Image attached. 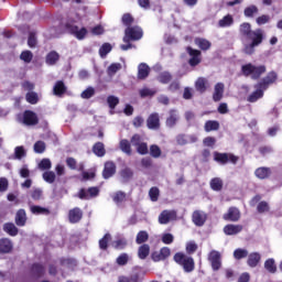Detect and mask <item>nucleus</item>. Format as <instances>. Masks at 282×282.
Wrapping results in <instances>:
<instances>
[{"mask_svg": "<svg viewBox=\"0 0 282 282\" xmlns=\"http://www.w3.org/2000/svg\"><path fill=\"white\" fill-rule=\"evenodd\" d=\"M223 219L225 221H239L241 219V212L237 207H230L226 214H224Z\"/></svg>", "mask_w": 282, "mask_h": 282, "instance_id": "9", "label": "nucleus"}, {"mask_svg": "<svg viewBox=\"0 0 282 282\" xmlns=\"http://www.w3.org/2000/svg\"><path fill=\"white\" fill-rule=\"evenodd\" d=\"M31 213L33 215H47L50 213V210H47V208L41 207V206H31Z\"/></svg>", "mask_w": 282, "mask_h": 282, "instance_id": "45", "label": "nucleus"}, {"mask_svg": "<svg viewBox=\"0 0 282 282\" xmlns=\"http://www.w3.org/2000/svg\"><path fill=\"white\" fill-rule=\"evenodd\" d=\"M32 272L36 276H41V274H43V272H45V269H43V265H41V264H34L32 268Z\"/></svg>", "mask_w": 282, "mask_h": 282, "instance_id": "62", "label": "nucleus"}, {"mask_svg": "<svg viewBox=\"0 0 282 282\" xmlns=\"http://www.w3.org/2000/svg\"><path fill=\"white\" fill-rule=\"evenodd\" d=\"M17 160H21V158H25V149L23 147H17L14 150Z\"/></svg>", "mask_w": 282, "mask_h": 282, "instance_id": "63", "label": "nucleus"}, {"mask_svg": "<svg viewBox=\"0 0 282 282\" xmlns=\"http://www.w3.org/2000/svg\"><path fill=\"white\" fill-rule=\"evenodd\" d=\"M210 188H213V191H221V188H224V181L219 177L213 178L210 181Z\"/></svg>", "mask_w": 282, "mask_h": 282, "instance_id": "38", "label": "nucleus"}, {"mask_svg": "<svg viewBox=\"0 0 282 282\" xmlns=\"http://www.w3.org/2000/svg\"><path fill=\"white\" fill-rule=\"evenodd\" d=\"M195 87L197 91H200V94H204V91H206L208 87H210V84L208 83V79L204 77H199L195 83Z\"/></svg>", "mask_w": 282, "mask_h": 282, "instance_id": "19", "label": "nucleus"}, {"mask_svg": "<svg viewBox=\"0 0 282 282\" xmlns=\"http://www.w3.org/2000/svg\"><path fill=\"white\" fill-rule=\"evenodd\" d=\"M122 69V65L120 63H113L108 67V75L115 76L118 72Z\"/></svg>", "mask_w": 282, "mask_h": 282, "instance_id": "44", "label": "nucleus"}, {"mask_svg": "<svg viewBox=\"0 0 282 282\" xmlns=\"http://www.w3.org/2000/svg\"><path fill=\"white\" fill-rule=\"evenodd\" d=\"M42 177L44 182H47V184H54V182L56 181V173L52 171H46L43 173Z\"/></svg>", "mask_w": 282, "mask_h": 282, "instance_id": "35", "label": "nucleus"}, {"mask_svg": "<svg viewBox=\"0 0 282 282\" xmlns=\"http://www.w3.org/2000/svg\"><path fill=\"white\" fill-rule=\"evenodd\" d=\"M111 241V235L106 234L102 239L99 240V248L100 250H107V246Z\"/></svg>", "mask_w": 282, "mask_h": 282, "instance_id": "47", "label": "nucleus"}, {"mask_svg": "<svg viewBox=\"0 0 282 282\" xmlns=\"http://www.w3.org/2000/svg\"><path fill=\"white\" fill-rule=\"evenodd\" d=\"M208 261L212 263L213 270H219L221 268V253L213 250L208 256Z\"/></svg>", "mask_w": 282, "mask_h": 282, "instance_id": "10", "label": "nucleus"}, {"mask_svg": "<svg viewBox=\"0 0 282 282\" xmlns=\"http://www.w3.org/2000/svg\"><path fill=\"white\" fill-rule=\"evenodd\" d=\"M131 144H132V147L137 148V151H138V153H140V155H147V153H149V147L142 140V137H140L139 134H134L131 138Z\"/></svg>", "mask_w": 282, "mask_h": 282, "instance_id": "7", "label": "nucleus"}, {"mask_svg": "<svg viewBox=\"0 0 282 282\" xmlns=\"http://www.w3.org/2000/svg\"><path fill=\"white\" fill-rule=\"evenodd\" d=\"M177 217L174 210H163L159 216V224H169Z\"/></svg>", "mask_w": 282, "mask_h": 282, "instance_id": "11", "label": "nucleus"}, {"mask_svg": "<svg viewBox=\"0 0 282 282\" xmlns=\"http://www.w3.org/2000/svg\"><path fill=\"white\" fill-rule=\"evenodd\" d=\"M68 219L70 224H78V221L83 219V210L78 207L70 209L68 213Z\"/></svg>", "mask_w": 282, "mask_h": 282, "instance_id": "14", "label": "nucleus"}, {"mask_svg": "<svg viewBox=\"0 0 282 282\" xmlns=\"http://www.w3.org/2000/svg\"><path fill=\"white\" fill-rule=\"evenodd\" d=\"M174 261L182 265L185 272H193L195 270V260L184 253H176Z\"/></svg>", "mask_w": 282, "mask_h": 282, "instance_id": "3", "label": "nucleus"}, {"mask_svg": "<svg viewBox=\"0 0 282 282\" xmlns=\"http://www.w3.org/2000/svg\"><path fill=\"white\" fill-rule=\"evenodd\" d=\"M248 257V250L238 248L234 251V259H237L238 261L241 259H246Z\"/></svg>", "mask_w": 282, "mask_h": 282, "instance_id": "42", "label": "nucleus"}, {"mask_svg": "<svg viewBox=\"0 0 282 282\" xmlns=\"http://www.w3.org/2000/svg\"><path fill=\"white\" fill-rule=\"evenodd\" d=\"M29 47H36V33L31 32L28 40Z\"/></svg>", "mask_w": 282, "mask_h": 282, "instance_id": "60", "label": "nucleus"}, {"mask_svg": "<svg viewBox=\"0 0 282 282\" xmlns=\"http://www.w3.org/2000/svg\"><path fill=\"white\" fill-rule=\"evenodd\" d=\"M214 160L219 164H227V162H231V164H237L239 158L232 154L215 152Z\"/></svg>", "mask_w": 282, "mask_h": 282, "instance_id": "8", "label": "nucleus"}, {"mask_svg": "<svg viewBox=\"0 0 282 282\" xmlns=\"http://www.w3.org/2000/svg\"><path fill=\"white\" fill-rule=\"evenodd\" d=\"M20 122L26 127H34L35 124H39V116L32 110H26L23 112Z\"/></svg>", "mask_w": 282, "mask_h": 282, "instance_id": "6", "label": "nucleus"}, {"mask_svg": "<svg viewBox=\"0 0 282 282\" xmlns=\"http://www.w3.org/2000/svg\"><path fill=\"white\" fill-rule=\"evenodd\" d=\"M173 240H174V237H173L172 234H164V235L162 236V241H163V243H165V245L173 243Z\"/></svg>", "mask_w": 282, "mask_h": 282, "instance_id": "64", "label": "nucleus"}, {"mask_svg": "<svg viewBox=\"0 0 282 282\" xmlns=\"http://www.w3.org/2000/svg\"><path fill=\"white\" fill-rule=\"evenodd\" d=\"M259 13V8H257V6L252 4L249 6L245 9V17L247 18H252L254 17V14Z\"/></svg>", "mask_w": 282, "mask_h": 282, "instance_id": "41", "label": "nucleus"}, {"mask_svg": "<svg viewBox=\"0 0 282 282\" xmlns=\"http://www.w3.org/2000/svg\"><path fill=\"white\" fill-rule=\"evenodd\" d=\"M59 58H61V55H58V53H56L55 51H52L46 56V64L47 65H56V63H58Z\"/></svg>", "mask_w": 282, "mask_h": 282, "instance_id": "32", "label": "nucleus"}, {"mask_svg": "<svg viewBox=\"0 0 282 282\" xmlns=\"http://www.w3.org/2000/svg\"><path fill=\"white\" fill-rule=\"evenodd\" d=\"M67 91V87L65 86V83L63 82H57L55 83L53 87V94L54 96H63Z\"/></svg>", "mask_w": 282, "mask_h": 282, "instance_id": "25", "label": "nucleus"}, {"mask_svg": "<svg viewBox=\"0 0 282 282\" xmlns=\"http://www.w3.org/2000/svg\"><path fill=\"white\" fill-rule=\"evenodd\" d=\"M256 23H258L259 25H265V23H270V15H260L259 18H257Z\"/></svg>", "mask_w": 282, "mask_h": 282, "instance_id": "61", "label": "nucleus"}, {"mask_svg": "<svg viewBox=\"0 0 282 282\" xmlns=\"http://www.w3.org/2000/svg\"><path fill=\"white\" fill-rule=\"evenodd\" d=\"M148 127L150 129H160V116L153 113L148 118Z\"/></svg>", "mask_w": 282, "mask_h": 282, "instance_id": "23", "label": "nucleus"}, {"mask_svg": "<svg viewBox=\"0 0 282 282\" xmlns=\"http://www.w3.org/2000/svg\"><path fill=\"white\" fill-rule=\"evenodd\" d=\"M25 221H28V217L25 216V210L20 209L15 216L17 226H25Z\"/></svg>", "mask_w": 282, "mask_h": 282, "instance_id": "30", "label": "nucleus"}, {"mask_svg": "<svg viewBox=\"0 0 282 282\" xmlns=\"http://www.w3.org/2000/svg\"><path fill=\"white\" fill-rule=\"evenodd\" d=\"M141 98H147L149 96H154L155 94V90L153 89H150V88H142L140 91H139Z\"/></svg>", "mask_w": 282, "mask_h": 282, "instance_id": "57", "label": "nucleus"}, {"mask_svg": "<svg viewBox=\"0 0 282 282\" xmlns=\"http://www.w3.org/2000/svg\"><path fill=\"white\" fill-rule=\"evenodd\" d=\"M193 223L195 224V226H204V224L206 223V213L194 212Z\"/></svg>", "mask_w": 282, "mask_h": 282, "instance_id": "20", "label": "nucleus"}, {"mask_svg": "<svg viewBox=\"0 0 282 282\" xmlns=\"http://www.w3.org/2000/svg\"><path fill=\"white\" fill-rule=\"evenodd\" d=\"M240 32L243 36H247L243 40V52L250 56L254 52V47H259L263 43V31L261 29L252 31L250 23H242Z\"/></svg>", "mask_w": 282, "mask_h": 282, "instance_id": "1", "label": "nucleus"}, {"mask_svg": "<svg viewBox=\"0 0 282 282\" xmlns=\"http://www.w3.org/2000/svg\"><path fill=\"white\" fill-rule=\"evenodd\" d=\"M241 72L243 76H251V78H260L262 74H265V66H256L254 64L249 63L242 65Z\"/></svg>", "mask_w": 282, "mask_h": 282, "instance_id": "2", "label": "nucleus"}, {"mask_svg": "<svg viewBox=\"0 0 282 282\" xmlns=\"http://www.w3.org/2000/svg\"><path fill=\"white\" fill-rule=\"evenodd\" d=\"M276 82V73L274 72H271L269 73L264 79H263V83L262 84H259L260 86H262V89H265V86L267 85H272V83H275Z\"/></svg>", "mask_w": 282, "mask_h": 282, "instance_id": "29", "label": "nucleus"}, {"mask_svg": "<svg viewBox=\"0 0 282 282\" xmlns=\"http://www.w3.org/2000/svg\"><path fill=\"white\" fill-rule=\"evenodd\" d=\"M41 96L34 91H29L25 95V100L26 102H29L30 105H36L40 100Z\"/></svg>", "mask_w": 282, "mask_h": 282, "instance_id": "31", "label": "nucleus"}, {"mask_svg": "<svg viewBox=\"0 0 282 282\" xmlns=\"http://www.w3.org/2000/svg\"><path fill=\"white\" fill-rule=\"evenodd\" d=\"M34 151H35V153H44L45 152V142L37 141L34 144Z\"/></svg>", "mask_w": 282, "mask_h": 282, "instance_id": "58", "label": "nucleus"}, {"mask_svg": "<svg viewBox=\"0 0 282 282\" xmlns=\"http://www.w3.org/2000/svg\"><path fill=\"white\" fill-rule=\"evenodd\" d=\"M93 151L95 155H98V158L105 156V144L101 142H98L94 145Z\"/></svg>", "mask_w": 282, "mask_h": 282, "instance_id": "39", "label": "nucleus"}, {"mask_svg": "<svg viewBox=\"0 0 282 282\" xmlns=\"http://www.w3.org/2000/svg\"><path fill=\"white\" fill-rule=\"evenodd\" d=\"M116 174V164L113 162H106L104 167V178L109 180V177H112Z\"/></svg>", "mask_w": 282, "mask_h": 282, "instance_id": "15", "label": "nucleus"}, {"mask_svg": "<svg viewBox=\"0 0 282 282\" xmlns=\"http://www.w3.org/2000/svg\"><path fill=\"white\" fill-rule=\"evenodd\" d=\"M120 150L126 153V155H131V143L127 139H122L119 143Z\"/></svg>", "mask_w": 282, "mask_h": 282, "instance_id": "33", "label": "nucleus"}, {"mask_svg": "<svg viewBox=\"0 0 282 282\" xmlns=\"http://www.w3.org/2000/svg\"><path fill=\"white\" fill-rule=\"evenodd\" d=\"M149 252H151L149 245H143L139 248V257L141 259H147V257H149Z\"/></svg>", "mask_w": 282, "mask_h": 282, "instance_id": "48", "label": "nucleus"}, {"mask_svg": "<svg viewBox=\"0 0 282 282\" xmlns=\"http://www.w3.org/2000/svg\"><path fill=\"white\" fill-rule=\"evenodd\" d=\"M20 58L24 63H31L32 58H34V55L30 51H24V52L21 53Z\"/></svg>", "mask_w": 282, "mask_h": 282, "instance_id": "51", "label": "nucleus"}, {"mask_svg": "<svg viewBox=\"0 0 282 282\" xmlns=\"http://www.w3.org/2000/svg\"><path fill=\"white\" fill-rule=\"evenodd\" d=\"M98 188L97 187H90L89 189L79 191L78 197L79 199H90V197H97L98 196Z\"/></svg>", "mask_w": 282, "mask_h": 282, "instance_id": "13", "label": "nucleus"}, {"mask_svg": "<svg viewBox=\"0 0 282 282\" xmlns=\"http://www.w3.org/2000/svg\"><path fill=\"white\" fill-rule=\"evenodd\" d=\"M243 230V226L241 225H227L224 227L225 235L232 236V235H239Z\"/></svg>", "mask_w": 282, "mask_h": 282, "instance_id": "16", "label": "nucleus"}, {"mask_svg": "<svg viewBox=\"0 0 282 282\" xmlns=\"http://www.w3.org/2000/svg\"><path fill=\"white\" fill-rule=\"evenodd\" d=\"M187 52L189 56H192L189 59V65H192V67H195V65H199V63H202V52H199L198 50H193L191 47H187Z\"/></svg>", "mask_w": 282, "mask_h": 282, "instance_id": "12", "label": "nucleus"}, {"mask_svg": "<svg viewBox=\"0 0 282 282\" xmlns=\"http://www.w3.org/2000/svg\"><path fill=\"white\" fill-rule=\"evenodd\" d=\"M195 44L200 50H210V42L206 39L198 37V39L195 40Z\"/></svg>", "mask_w": 282, "mask_h": 282, "instance_id": "37", "label": "nucleus"}, {"mask_svg": "<svg viewBox=\"0 0 282 282\" xmlns=\"http://www.w3.org/2000/svg\"><path fill=\"white\" fill-rule=\"evenodd\" d=\"M234 23L235 18L231 14H227L218 21V28H230Z\"/></svg>", "mask_w": 282, "mask_h": 282, "instance_id": "21", "label": "nucleus"}, {"mask_svg": "<svg viewBox=\"0 0 282 282\" xmlns=\"http://www.w3.org/2000/svg\"><path fill=\"white\" fill-rule=\"evenodd\" d=\"M109 52H111V44L109 43L102 44V46L99 48V55L101 56V58H105V56H107Z\"/></svg>", "mask_w": 282, "mask_h": 282, "instance_id": "50", "label": "nucleus"}, {"mask_svg": "<svg viewBox=\"0 0 282 282\" xmlns=\"http://www.w3.org/2000/svg\"><path fill=\"white\" fill-rule=\"evenodd\" d=\"M142 29H140V26L128 28L126 29L123 43H129V41H140V39H142Z\"/></svg>", "mask_w": 282, "mask_h": 282, "instance_id": "5", "label": "nucleus"}, {"mask_svg": "<svg viewBox=\"0 0 282 282\" xmlns=\"http://www.w3.org/2000/svg\"><path fill=\"white\" fill-rule=\"evenodd\" d=\"M12 251V241L10 239L0 240V252L8 253Z\"/></svg>", "mask_w": 282, "mask_h": 282, "instance_id": "27", "label": "nucleus"}, {"mask_svg": "<svg viewBox=\"0 0 282 282\" xmlns=\"http://www.w3.org/2000/svg\"><path fill=\"white\" fill-rule=\"evenodd\" d=\"M219 129V123L215 120H209L205 123V131L210 133V131H217Z\"/></svg>", "mask_w": 282, "mask_h": 282, "instance_id": "36", "label": "nucleus"}, {"mask_svg": "<svg viewBox=\"0 0 282 282\" xmlns=\"http://www.w3.org/2000/svg\"><path fill=\"white\" fill-rule=\"evenodd\" d=\"M39 169L40 171H50V169H52V161L50 159H43L39 163Z\"/></svg>", "mask_w": 282, "mask_h": 282, "instance_id": "46", "label": "nucleus"}, {"mask_svg": "<svg viewBox=\"0 0 282 282\" xmlns=\"http://www.w3.org/2000/svg\"><path fill=\"white\" fill-rule=\"evenodd\" d=\"M150 155H152V158H160V155H162V151L160 150V147L152 145L150 148Z\"/></svg>", "mask_w": 282, "mask_h": 282, "instance_id": "59", "label": "nucleus"}, {"mask_svg": "<svg viewBox=\"0 0 282 282\" xmlns=\"http://www.w3.org/2000/svg\"><path fill=\"white\" fill-rule=\"evenodd\" d=\"M264 268L268 272H271V274H274V272H276V264L274 263V259H268L264 262Z\"/></svg>", "mask_w": 282, "mask_h": 282, "instance_id": "43", "label": "nucleus"}, {"mask_svg": "<svg viewBox=\"0 0 282 282\" xmlns=\"http://www.w3.org/2000/svg\"><path fill=\"white\" fill-rule=\"evenodd\" d=\"M177 120H180V115L177 110H171L170 116L166 119V127L173 128L177 124Z\"/></svg>", "mask_w": 282, "mask_h": 282, "instance_id": "22", "label": "nucleus"}, {"mask_svg": "<svg viewBox=\"0 0 282 282\" xmlns=\"http://www.w3.org/2000/svg\"><path fill=\"white\" fill-rule=\"evenodd\" d=\"M147 76H149V65L140 64L138 78H140L141 80H144V78H147Z\"/></svg>", "mask_w": 282, "mask_h": 282, "instance_id": "34", "label": "nucleus"}, {"mask_svg": "<svg viewBox=\"0 0 282 282\" xmlns=\"http://www.w3.org/2000/svg\"><path fill=\"white\" fill-rule=\"evenodd\" d=\"M149 240V234L147 231H139L137 235V243H144L145 241Z\"/></svg>", "mask_w": 282, "mask_h": 282, "instance_id": "49", "label": "nucleus"}, {"mask_svg": "<svg viewBox=\"0 0 282 282\" xmlns=\"http://www.w3.org/2000/svg\"><path fill=\"white\" fill-rule=\"evenodd\" d=\"M127 197V195L122 192H117L116 194H113L112 199L116 204H120L121 202H124V198Z\"/></svg>", "mask_w": 282, "mask_h": 282, "instance_id": "56", "label": "nucleus"}, {"mask_svg": "<svg viewBox=\"0 0 282 282\" xmlns=\"http://www.w3.org/2000/svg\"><path fill=\"white\" fill-rule=\"evenodd\" d=\"M263 98V86H258L257 90L248 97L249 102H257V100Z\"/></svg>", "mask_w": 282, "mask_h": 282, "instance_id": "24", "label": "nucleus"}, {"mask_svg": "<svg viewBox=\"0 0 282 282\" xmlns=\"http://www.w3.org/2000/svg\"><path fill=\"white\" fill-rule=\"evenodd\" d=\"M254 175L258 180H268V177L272 175V170H270V167H258L254 171Z\"/></svg>", "mask_w": 282, "mask_h": 282, "instance_id": "17", "label": "nucleus"}, {"mask_svg": "<svg viewBox=\"0 0 282 282\" xmlns=\"http://www.w3.org/2000/svg\"><path fill=\"white\" fill-rule=\"evenodd\" d=\"M66 29L75 39H78V41H83V39L87 36V29L85 26L79 28L74 24V22H67Z\"/></svg>", "mask_w": 282, "mask_h": 282, "instance_id": "4", "label": "nucleus"}, {"mask_svg": "<svg viewBox=\"0 0 282 282\" xmlns=\"http://www.w3.org/2000/svg\"><path fill=\"white\" fill-rule=\"evenodd\" d=\"M224 97V84L218 83L215 86V90H214V100L216 102H218V100H221V98Z\"/></svg>", "mask_w": 282, "mask_h": 282, "instance_id": "28", "label": "nucleus"}, {"mask_svg": "<svg viewBox=\"0 0 282 282\" xmlns=\"http://www.w3.org/2000/svg\"><path fill=\"white\" fill-rule=\"evenodd\" d=\"M94 94H96L94 87H88L82 93V98L88 100V98H91Z\"/></svg>", "mask_w": 282, "mask_h": 282, "instance_id": "52", "label": "nucleus"}, {"mask_svg": "<svg viewBox=\"0 0 282 282\" xmlns=\"http://www.w3.org/2000/svg\"><path fill=\"white\" fill-rule=\"evenodd\" d=\"M3 230H4V232L10 235L11 237H17V235H19V229L12 223L4 224L3 225Z\"/></svg>", "mask_w": 282, "mask_h": 282, "instance_id": "26", "label": "nucleus"}, {"mask_svg": "<svg viewBox=\"0 0 282 282\" xmlns=\"http://www.w3.org/2000/svg\"><path fill=\"white\" fill-rule=\"evenodd\" d=\"M112 248L116 250H124V248H127V240L124 238H118L112 242Z\"/></svg>", "mask_w": 282, "mask_h": 282, "instance_id": "40", "label": "nucleus"}, {"mask_svg": "<svg viewBox=\"0 0 282 282\" xmlns=\"http://www.w3.org/2000/svg\"><path fill=\"white\" fill-rule=\"evenodd\" d=\"M259 261H261V253L252 252L248 256L247 264L249 268H257V265H259Z\"/></svg>", "mask_w": 282, "mask_h": 282, "instance_id": "18", "label": "nucleus"}, {"mask_svg": "<svg viewBox=\"0 0 282 282\" xmlns=\"http://www.w3.org/2000/svg\"><path fill=\"white\" fill-rule=\"evenodd\" d=\"M118 265H127L129 263V254L122 253L117 258Z\"/></svg>", "mask_w": 282, "mask_h": 282, "instance_id": "55", "label": "nucleus"}, {"mask_svg": "<svg viewBox=\"0 0 282 282\" xmlns=\"http://www.w3.org/2000/svg\"><path fill=\"white\" fill-rule=\"evenodd\" d=\"M171 73L164 72L159 76V82L166 85V83H171Z\"/></svg>", "mask_w": 282, "mask_h": 282, "instance_id": "54", "label": "nucleus"}, {"mask_svg": "<svg viewBox=\"0 0 282 282\" xmlns=\"http://www.w3.org/2000/svg\"><path fill=\"white\" fill-rule=\"evenodd\" d=\"M149 196L151 202H158V197H160V189H158V187H152L149 192Z\"/></svg>", "mask_w": 282, "mask_h": 282, "instance_id": "53", "label": "nucleus"}]
</instances>
